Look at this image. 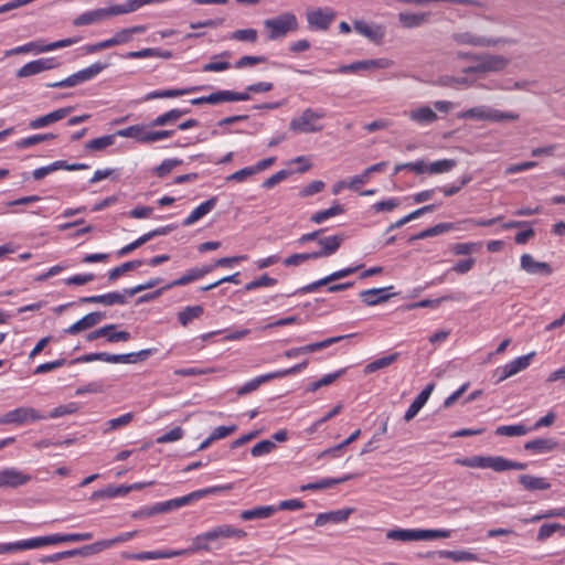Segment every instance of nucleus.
Returning a JSON list of instances; mask_svg holds the SVG:
<instances>
[{
	"mask_svg": "<svg viewBox=\"0 0 565 565\" xmlns=\"http://www.w3.org/2000/svg\"><path fill=\"white\" fill-rule=\"evenodd\" d=\"M405 114L419 126L433 124L438 119L436 111L428 106H422Z\"/></svg>",
	"mask_w": 565,
	"mask_h": 565,
	"instance_id": "obj_23",
	"label": "nucleus"
},
{
	"mask_svg": "<svg viewBox=\"0 0 565 565\" xmlns=\"http://www.w3.org/2000/svg\"><path fill=\"white\" fill-rule=\"evenodd\" d=\"M21 542V550H33L39 548L46 545L60 544L58 534L33 537L29 540H23Z\"/></svg>",
	"mask_w": 565,
	"mask_h": 565,
	"instance_id": "obj_35",
	"label": "nucleus"
},
{
	"mask_svg": "<svg viewBox=\"0 0 565 565\" xmlns=\"http://www.w3.org/2000/svg\"><path fill=\"white\" fill-rule=\"evenodd\" d=\"M116 136L134 138L139 142L148 143V130L143 125H134L116 131Z\"/></svg>",
	"mask_w": 565,
	"mask_h": 565,
	"instance_id": "obj_33",
	"label": "nucleus"
},
{
	"mask_svg": "<svg viewBox=\"0 0 565 565\" xmlns=\"http://www.w3.org/2000/svg\"><path fill=\"white\" fill-rule=\"evenodd\" d=\"M457 161L455 159H443L438 161H434L429 164H426V172L430 174H439L450 171L455 168Z\"/></svg>",
	"mask_w": 565,
	"mask_h": 565,
	"instance_id": "obj_46",
	"label": "nucleus"
},
{
	"mask_svg": "<svg viewBox=\"0 0 565 565\" xmlns=\"http://www.w3.org/2000/svg\"><path fill=\"white\" fill-rule=\"evenodd\" d=\"M189 109H171L158 117H156L150 126L151 127H162L169 124H173L179 120L182 116L186 115Z\"/></svg>",
	"mask_w": 565,
	"mask_h": 565,
	"instance_id": "obj_38",
	"label": "nucleus"
},
{
	"mask_svg": "<svg viewBox=\"0 0 565 565\" xmlns=\"http://www.w3.org/2000/svg\"><path fill=\"white\" fill-rule=\"evenodd\" d=\"M185 555L184 550L178 551H152V552H139V553H122L121 557L134 561H148V559H163L172 558L177 556Z\"/></svg>",
	"mask_w": 565,
	"mask_h": 565,
	"instance_id": "obj_16",
	"label": "nucleus"
},
{
	"mask_svg": "<svg viewBox=\"0 0 565 565\" xmlns=\"http://www.w3.org/2000/svg\"><path fill=\"white\" fill-rule=\"evenodd\" d=\"M475 64L462 70V74H479L486 75L489 73H499L507 68L510 64V60L503 55L479 53L473 61Z\"/></svg>",
	"mask_w": 565,
	"mask_h": 565,
	"instance_id": "obj_2",
	"label": "nucleus"
},
{
	"mask_svg": "<svg viewBox=\"0 0 565 565\" xmlns=\"http://www.w3.org/2000/svg\"><path fill=\"white\" fill-rule=\"evenodd\" d=\"M57 66V63L54 58H40L35 61H31L23 65L21 68L18 70L17 76L22 77H29L36 74H40L44 71L52 70Z\"/></svg>",
	"mask_w": 565,
	"mask_h": 565,
	"instance_id": "obj_10",
	"label": "nucleus"
},
{
	"mask_svg": "<svg viewBox=\"0 0 565 565\" xmlns=\"http://www.w3.org/2000/svg\"><path fill=\"white\" fill-rule=\"evenodd\" d=\"M145 4V0H127L122 4L113 6V12L115 15L127 14L135 12Z\"/></svg>",
	"mask_w": 565,
	"mask_h": 565,
	"instance_id": "obj_58",
	"label": "nucleus"
},
{
	"mask_svg": "<svg viewBox=\"0 0 565 565\" xmlns=\"http://www.w3.org/2000/svg\"><path fill=\"white\" fill-rule=\"evenodd\" d=\"M145 31H146V26L135 25V26L126 28V29L118 31L114 35V39H115V42L117 43V45H119V44L127 43L130 40L132 34L143 33Z\"/></svg>",
	"mask_w": 565,
	"mask_h": 565,
	"instance_id": "obj_59",
	"label": "nucleus"
},
{
	"mask_svg": "<svg viewBox=\"0 0 565 565\" xmlns=\"http://www.w3.org/2000/svg\"><path fill=\"white\" fill-rule=\"evenodd\" d=\"M135 415L132 413H126L117 418L109 419L105 423V427L103 428L104 434H108L109 431L114 429H119L121 427H125L129 425Z\"/></svg>",
	"mask_w": 565,
	"mask_h": 565,
	"instance_id": "obj_50",
	"label": "nucleus"
},
{
	"mask_svg": "<svg viewBox=\"0 0 565 565\" xmlns=\"http://www.w3.org/2000/svg\"><path fill=\"white\" fill-rule=\"evenodd\" d=\"M210 543L222 539H244L247 534L244 530L234 527L230 524L217 525L205 532Z\"/></svg>",
	"mask_w": 565,
	"mask_h": 565,
	"instance_id": "obj_11",
	"label": "nucleus"
},
{
	"mask_svg": "<svg viewBox=\"0 0 565 565\" xmlns=\"http://www.w3.org/2000/svg\"><path fill=\"white\" fill-rule=\"evenodd\" d=\"M198 89H199V87H188V88H177V89L153 90V92L148 93V94L143 97V100H151V99H157V98H173V97H179V96H182V95H186V94L193 93V92H195V90H198Z\"/></svg>",
	"mask_w": 565,
	"mask_h": 565,
	"instance_id": "obj_36",
	"label": "nucleus"
},
{
	"mask_svg": "<svg viewBox=\"0 0 565 565\" xmlns=\"http://www.w3.org/2000/svg\"><path fill=\"white\" fill-rule=\"evenodd\" d=\"M451 40L459 45H469L473 47H492L497 45L513 44L514 40L509 38H488L476 34L471 31H457L451 34Z\"/></svg>",
	"mask_w": 565,
	"mask_h": 565,
	"instance_id": "obj_4",
	"label": "nucleus"
},
{
	"mask_svg": "<svg viewBox=\"0 0 565 565\" xmlns=\"http://www.w3.org/2000/svg\"><path fill=\"white\" fill-rule=\"evenodd\" d=\"M354 30L374 43H381L385 35V30L383 26L369 24L364 21H355Z\"/></svg>",
	"mask_w": 565,
	"mask_h": 565,
	"instance_id": "obj_20",
	"label": "nucleus"
},
{
	"mask_svg": "<svg viewBox=\"0 0 565 565\" xmlns=\"http://www.w3.org/2000/svg\"><path fill=\"white\" fill-rule=\"evenodd\" d=\"M535 352H531L529 354L519 356L514 359L513 361L507 363L501 369L497 370V373H499L498 382H502L507 380L508 377H511L519 372L525 370L531 364L532 359L534 358Z\"/></svg>",
	"mask_w": 565,
	"mask_h": 565,
	"instance_id": "obj_8",
	"label": "nucleus"
},
{
	"mask_svg": "<svg viewBox=\"0 0 565 565\" xmlns=\"http://www.w3.org/2000/svg\"><path fill=\"white\" fill-rule=\"evenodd\" d=\"M74 107H63L58 108L56 110H53L44 116L38 117L29 122V127L31 129H40L46 126H50L51 124H54L58 120L64 119L68 114L73 111Z\"/></svg>",
	"mask_w": 565,
	"mask_h": 565,
	"instance_id": "obj_18",
	"label": "nucleus"
},
{
	"mask_svg": "<svg viewBox=\"0 0 565 565\" xmlns=\"http://www.w3.org/2000/svg\"><path fill=\"white\" fill-rule=\"evenodd\" d=\"M276 511H277V508L275 505L256 507V508H253L249 510L242 511L239 516L244 521H250V520H256V519H268Z\"/></svg>",
	"mask_w": 565,
	"mask_h": 565,
	"instance_id": "obj_32",
	"label": "nucleus"
},
{
	"mask_svg": "<svg viewBox=\"0 0 565 565\" xmlns=\"http://www.w3.org/2000/svg\"><path fill=\"white\" fill-rule=\"evenodd\" d=\"M210 543L222 539H244L247 534L244 530L234 527L230 524L217 525L205 532Z\"/></svg>",
	"mask_w": 565,
	"mask_h": 565,
	"instance_id": "obj_12",
	"label": "nucleus"
},
{
	"mask_svg": "<svg viewBox=\"0 0 565 565\" xmlns=\"http://www.w3.org/2000/svg\"><path fill=\"white\" fill-rule=\"evenodd\" d=\"M343 211H344V209L342 205L334 204L333 206H331L327 210H322V211H319V212L312 214L310 220H311V222H313L316 224H321L326 220L343 213Z\"/></svg>",
	"mask_w": 565,
	"mask_h": 565,
	"instance_id": "obj_56",
	"label": "nucleus"
},
{
	"mask_svg": "<svg viewBox=\"0 0 565 565\" xmlns=\"http://www.w3.org/2000/svg\"><path fill=\"white\" fill-rule=\"evenodd\" d=\"M392 288V286L388 287V289ZM386 290L387 288L366 289L360 292V297L366 306H376L386 302L393 296L385 294Z\"/></svg>",
	"mask_w": 565,
	"mask_h": 565,
	"instance_id": "obj_26",
	"label": "nucleus"
},
{
	"mask_svg": "<svg viewBox=\"0 0 565 565\" xmlns=\"http://www.w3.org/2000/svg\"><path fill=\"white\" fill-rule=\"evenodd\" d=\"M557 443L553 438H536L524 444V449L535 454H545L554 450Z\"/></svg>",
	"mask_w": 565,
	"mask_h": 565,
	"instance_id": "obj_31",
	"label": "nucleus"
},
{
	"mask_svg": "<svg viewBox=\"0 0 565 565\" xmlns=\"http://www.w3.org/2000/svg\"><path fill=\"white\" fill-rule=\"evenodd\" d=\"M451 532L449 530H419L415 529L416 541H426L435 539H447Z\"/></svg>",
	"mask_w": 565,
	"mask_h": 565,
	"instance_id": "obj_55",
	"label": "nucleus"
},
{
	"mask_svg": "<svg viewBox=\"0 0 565 565\" xmlns=\"http://www.w3.org/2000/svg\"><path fill=\"white\" fill-rule=\"evenodd\" d=\"M106 64H103V63H95V64H92L90 66L84 68V70H81L74 74H72V78L75 83V85H79L84 82H87L92 78H94L96 75H98L104 68H106Z\"/></svg>",
	"mask_w": 565,
	"mask_h": 565,
	"instance_id": "obj_34",
	"label": "nucleus"
},
{
	"mask_svg": "<svg viewBox=\"0 0 565 565\" xmlns=\"http://www.w3.org/2000/svg\"><path fill=\"white\" fill-rule=\"evenodd\" d=\"M127 493H129V488H126V486H108L105 489L93 492L90 499L96 501L102 499L122 497Z\"/></svg>",
	"mask_w": 565,
	"mask_h": 565,
	"instance_id": "obj_39",
	"label": "nucleus"
},
{
	"mask_svg": "<svg viewBox=\"0 0 565 565\" xmlns=\"http://www.w3.org/2000/svg\"><path fill=\"white\" fill-rule=\"evenodd\" d=\"M210 541L207 540L206 533L199 534L192 539V544L190 547L184 550L185 554H192L201 551L209 552L211 551Z\"/></svg>",
	"mask_w": 565,
	"mask_h": 565,
	"instance_id": "obj_54",
	"label": "nucleus"
},
{
	"mask_svg": "<svg viewBox=\"0 0 565 565\" xmlns=\"http://www.w3.org/2000/svg\"><path fill=\"white\" fill-rule=\"evenodd\" d=\"M386 537L392 541H416L415 529H393L386 532Z\"/></svg>",
	"mask_w": 565,
	"mask_h": 565,
	"instance_id": "obj_52",
	"label": "nucleus"
},
{
	"mask_svg": "<svg viewBox=\"0 0 565 565\" xmlns=\"http://www.w3.org/2000/svg\"><path fill=\"white\" fill-rule=\"evenodd\" d=\"M202 313H203L202 306H190V307L184 308L182 311H180L178 313V320L183 327H185L192 320L200 318Z\"/></svg>",
	"mask_w": 565,
	"mask_h": 565,
	"instance_id": "obj_47",
	"label": "nucleus"
},
{
	"mask_svg": "<svg viewBox=\"0 0 565 565\" xmlns=\"http://www.w3.org/2000/svg\"><path fill=\"white\" fill-rule=\"evenodd\" d=\"M216 203H217L216 196H213V198L209 199L207 201L201 203L198 207H195L191 212V214L186 218H184V221L182 222L183 226H190V225L194 224L195 222H198L199 220H201L203 216L209 214L216 206Z\"/></svg>",
	"mask_w": 565,
	"mask_h": 565,
	"instance_id": "obj_27",
	"label": "nucleus"
},
{
	"mask_svg": "<svg viewBox=\"0 0 565 565\" xmlns=\"http://www.w3.org/2000/svg\"><path fill=\"white\" fill-rule=\"evenodd\" d=\"M45 417L39 414L32 407H18L0 416V425H24L30 422L44 419Z\"/></svg>",
	"mask_w": 565,
	"mask_h": 565,
	"instance_id": "obj_5",
	"label": "nucleus"
},
{
	"mask_svg": "<svg viewBox=\"0 0 565 565\" xmlns=\"http://www.w3.org/2000/svg\"><path fill=\"white\" fill-rule=\"evenodd\" d=\"M520 265L523 270L529 274H546L552 273V268L547 263L535 260L530 254H523L520 259Z\"/></svg>",
	"mask_w": 565,
	"mask_h": 565,
	"instance_id": "obj_25",
	"label": "nucleus"
},
{
	"mask_svg": "<svg viewBox=\"0 0 565 565\" xmlns=\"http://www.w3.org/2000/svg\"><path fill=\"white\" fill-rule=\"evenodd\" d=\"M274 379H279L276 371L264 374V375H259V376L248 381L243 386H241L236 393L239 396L248 394L250 392L256 391L263 383L268 382Z\"/></svg>",
	"mask_w": 565,
	"mask_h": 565,
	"instance_id": "obj_37",
	"label": "nucleus"
},
{
	"mask_svg": "<svg viewBox=\"0 0 565 565\" xmlns=\"http://www.w3.org/2000/svg\"><path fill=\"white\" fill-rule=\"evenodd\" d=\"M263 24L268 41L284 39L288 33L298 29V20L292 12H284L275 18L266 19Z\"/></svg>",
	"mask_w": 565,
	"mask_h": 565,
	"instance_id": "obj_1",
	"label": "nucleus"
},
{
	"mask_svg": "<svg viewBox=\"0 0 565 565\" xmlns=\"http://www.w3.org/2000/svg\"><path fill=\"white\" fill-rule=\"evenodd\" d=\"M531 429L522 424L518 425H503L499 426L495 429V434L499 436H508V437H515V436H524L526 435Z\"/></svg>",
	"mask_w": 565,
	"mask_h": 565,
	"instance_id": "obj_48",
	"label": "nucleus"
},
{
	"mask_svg": "<svg viewBox=\"0 0 565 565\" xmlns=\"http://www.w3.org/2000/svg\"><path fill=\"white\" fill-rule=\"evenodd\" d=\"M344 241L343 234H337L332 236H327L318 239V245L321 247L317 252H312L311 256L316 259L321 257H328L333 255L341 246Z\"/></svg>",
	"mask_w": 565,
	"mask_h": 565,
	"instance_id": "obj_14",
	"label": "nucleus"
},
{
	"mask_svg": "<svg viewBox=\"0 0 565 565\" xmlns=\"http://www.w3.org/2000/svg\"><path fill=\"white\" fill-rule=\"evenodd\" d=\"M438 556L441 558H449L454 562H478L479 556L469 551H439Z\"/></svg>",
	"mask_w": 565,
	"mask_h": 565,
	"instance_id": "obj_40",
	"label": "nucleus"
},
{
	"mask_svg": "<svg viewBox=\"0 0 565 565\" xmlns=\"http://www.w3.org/2000/svg\"><path fill=\"white\" fill-rule=\"evenodd\" d=\"M392 64L393 62L387 58L364 60L356 61L347 65H341L335 72L341 74L358 73L362 71H371L374 68H388L392 66Z\"/></svg>",
	"mask_w": 565,
	"mask_h": 565,
	"instance_id": "obj_7",
	"label": "nucleus"
},
{
	"mask_svg": "<svg viewBox=\"0 0 565 565\" xmlns=\"http://www.w3.org/2000/svg\"><path fill=\"white\" fill-rule=\"evenodd\" d=\"M519 483L529 491L534 490H548L551 483L543 477H534L531 475H520L518 477Z\"/></svg>",
	"mask_w": 565,
	"mask_h": 565,
	"instance_id": "obj_30",
	"label": "nucleus"
},
{
	"mask_svg": "<svg viewBox=\"0 0 565 565\" xmlns=\"http://www.w3.org/2000/svg\"><path fill=\"white\" fill-rule=\"evenodd\" d=\"M352 511V509H343L326 513H319L316 518L315 525L322 526L326 525L327 523H342L348 520Z\"/></svg>",
	"mask_w": 565,
	"mask_h": 565,
	"instance_id": "obj_28",
	"label": "nucleus"
},
{
	"mask_svg": "<svg viewBox=\"0 0 565 565\" xmlns=\"http://www.w3.org/2000/svg\"><path fill=\"white\" fill-rule=\"evenodd\" d=\"M53 138H55V136L53 134L34 135V136H30V137L19 140L15 143V147L18 149H25V148L32 147L34 145H38L40 142H43L45 140L53 139Z\"/></svg>",
	"mask_w": 565,
	"mask_h": 565,
	"instance_id": "obj_62",
	"label": "nucleus"
},
{
	"mask_svg": "<svg viewBox=\"0 0 565 565\" xmlns=\"http://www.w3.org/2000/svg\"><path fill=\"white\" fill-rule=\"evenodd\" d=\"M116 137L117 136H116V132H115L114 135H107V136H103V137H99V138L92 139V140H89L85 145V149H87L89 151H100V150H104L105 148L114 145Z\"/></svg>",
	"mask_w": 565,
	"mask_h": 565,
	"instance_id": "obj_51",
	"label": "nucleus"
},
{
	"mask_svg": "<svg viewBox=\"0 0 565 565\" xmlns=\"http://www.w3.org/2000/svg\"><path fill=\"white\" fill-rule=\"evenodd\" d=\"M230 488H231L230 486L228 487L216 486V487L205 488V489L193 491L186 495L175 498V499L178 501V507L180 509L184 505L190 504L191 502H193L195 500H200V499L206 497L207 494L217 493L224 489H230Z\"/></svg>",
	"mask_w": 565,
	"mask_h": 565,
	"instance_id": "obj_29",
	"label": "nucleus"
},
{
	"mask_svg": "<svg viewBox=\"0 0 565 565\" xmlns=\"http://www.w3.org/2000/svg\"><path fill=\"white\" fill-rule=\"evenodd\" d=\"M152 350L146 349L139 352L127 353V354H114L111 358L113 363H136L138 360H146Z\"/></svg>",
	"mask_w": 565,
	"mask_h": 565,
	"instance_id": "obj_45",
	"label": "nucleus"
},
{
	"mask_svg": "<svg viewBox=\"0 0 565 565\" xmlns=\"http://www.w3.org/2000/svg\"><path fill=\"white\" fill-rule=\"evenodd\" d=\"M399 22L407 29L416 28L425 22V15L419 13H399Z\"/></svg>",
	"mask_w": 565,
	"mask_h": 565,
	"instance_id": "obj_61",
	"label": "nucleus"
},
{
	"mask_svg": "<svg viewBox=\"0 0 565 565\" xmlns=\"http://www.w3.org/2000/svg\"><path fill=\"white\" fill-rule=\"evenodd\" d=\"M352 478H353V475H347V476H344L342 478H326V479H322V480H320L318 482H312V483L305 484L300 489L302 491L328 489V488H331V487H333L335 484L345 482V481H348V480H350Z\"/></svg>",
	"mask_w": 565,
	"mask_h": 565,
	"instance_id": "obj_41",
	"label": "nucleus"
},
{
	"mask_svg": "<svg viewBox=\"0 0 565 565\" xmlns=\"http://www.w3.org/2000/svg\"><path fill=\"white\" fill-rule=\"evenodd\" d=\"M360 267H361V265L337 270L324 278H321L315 282H311L309 285L301 287L299 289V292L300 294L313 292L321 286H327L328 284H330L332 281H335V280H339V279L350 276L351 274L355 273Z\"/></svg>",
	"mask_w": 565,
	"mask_h": 565,
	"instance_id": "obj_9",
	"label": "nucleus"
},
{
	"mask_svg": "<svg viewBox=\"0 0 565 565\" xmlns=\"http://www.w3.org/2000/svg\"><path fill=\"white\" fill-rule=\"evenodd\" d=\"M398 356H399V353L395 352L390 355L380 358V359L369 363L364 367V373L370 374L377 370L385 369V367L390 366L391 364H393L398 359Z\"/></svg>",
	"mask_w": 565,
	"mask_h": 565,
	"instance_id": "obj_43",
	"label": "nucleus"
},
{
	"mask_svg": "<svg viewBox=\"0 0 565 565\" xmlns=\"http://www.w3.org/2000/svg\"><path fill=\"white\" fill-rule=\"evenodd\" d=\"M323 109L306 108L300 116L292 118L289 122V129L299 134H313L323 129L320 122L324 118Z\"/></svg>",
	"mask_w": 565,
	"mask_h": 565,
	"instance_id": "obj_3",
	"label": "nucleus"
},
{
	"mask_svg": "<svg viewBox=\"0 0 565 565\" xmlns=\"http://www.w3.org/2000/svg\"><path fill=\"white\" fill-rule=\"evenodd\" d=\"M31 476L15 468H6L0 471V488H17L28 483Z\"/></svg>",
	"mask_w": 565,
	"mask_h": 565,
	"instance_id": "obj_13",
	"label": "nucleus"
},
{
	"mask_svg": "<svg viewBox=\"0 0 565 565\" xmlns=\"http://www.w3.org/2000/svg\"><path fill=\"white\" fill-rule=\"evenodd\" d=\"M35 51L36 53L46 52L45 45L41 41H33L24 45L17 46L6 52V55L23 54Z\"/></svg>",
	"mask_w": 565,
	"mask_h": 565,
	"instance_id": "obj_57",
	"label": "nucleus"
},
{
	"mask_svg": "<svg viewBox=\"0 0 565 565\" xmlns=\"http://www.w3.org/2000/svg\"><path fill=\"white\" fill-rule=\"evenodd\" d=\"M498 456H472L457 458L456 463L468 468L492 469L497 472Z\"/></svg>",
	"mask_w": 565,
	"mask_h": 565,
	"instance_id": "obj_17",
	"label": "nucleus"
},
{
	"mask_svg": "<svg viewBox=\"0 0 565 565\" xmlns=\"http://www.w3.org/2000/svg\"><path fill=\"white\" fill-rule=\"evenodd\" d=\"M527 465L525 462L513 461L504 457L498 456L497 459V472H503L508 470H524Z\"/></svg>",
	"mask_w": 565,
	"mask_h": 565,
	"instance_id": "obj_60",
	"label": "nucleus"
},
{
	"mask_svg": "<svg viewBox=\"0 0 565 565\" xmlns=\"http://www.w3.org/2000/svg\"><path fill=\"white\" fill-rule=\"evenodd\" d=\"M182 163V160L173 158V159H166L154 168L153 173L158 178H164L168 175L175 167L180 166Z\"/></svg>",
	"mask_w": 565,
	"mask_h": 565,
	"instance_id": "obj_63",
	"label": "nucleus"
},
{
	"mask_svg": "<svg viewBox=\"0 0 565 565\" xmlns=\"http://www.w3.org/2000/svg\"><path fill=\"white\" fill-rule=\"evenodd\" d=\"M488 106L480 105L457 114L458 119L484 120L487 121Z\"/></svg>",
	"mask_w": 565,
	"mask_h": 565,
	"instance_id": "obj_42",
	"label": "nucleus"
},
{
	"mask_svg": "<svg viewBox=\"0 0 565 565\" xmlns=\"http://www.w3.org/2000/svg\"><path fill=\"white\" fill-rule=\"evenodd\" d=\"M519 119V114L502 111L488 106L487 121L501 122V121H515Z\"/></svg>",
	"mask_w": 565,
	"mask_h": 565,
	"instance_id": "obj_49",
	"label": "nucleus"
},
{
	"mask_svg": "<svg viewBox=\"0 0 565 565\" xmlns=\"http://www.w3.org/2000/svg\"><path fill=\"white\" fill-rule=\"evenodd\" d=\"M350 337H351L350 334H348V335H338V337L328 338V339H326L323 341H320V342L310 343V344H307V345L302 347V352L305 354L312 353V352H316L318 350L328 348V347H330V345H332L334 343H338L341 340H343L345 338H350Z\"/></svg>",
	"mask_w": 565,
	"mask_h": 565,
	"instance_id": "obj_53",
	"label": "nucleus"
},
{
	"mask_svg": "<svg viewBox=\"0 0 565 565\" xmlns=\"http://www.w3.org/2000/svg\"><path fill=\"white\" fill-rule=\"evenodd\" d=\"M435 385L433 383L428 384L413 401L408 409L406 411L404 415V419L406 422L412 420L418 412L423 408V406L428 401L431 392L434 391Z\"/></svg>",
	"mask_w": 565,
	"mask_h": 565,
	"instance_id": "obj_24",
	"label": "nucleus"
},
{
	"mask_svg": "<svg viewBox=\"0 0 565 565\" xmlns=\"http://www.w3.org/2000/svg\"><path fill=\"white\" fill-rule=\"evenodd\" d=\"M309 28L315 30H327L335 18V12L329 7L312 8L306 11Z\"/></svg>",
	"mask_w": 565,
	"mask_h": 565,
	"instance_id": "obj_6",
	"label": "nucleus"
},
{
	"mask_svg": "<svg viewBox=\"0 0 565 565\" xmlns=\"http://www.w3.org/2000/svg\"><path fill=\"white\" fill-rule=\"evenodd\" d=\"M105 318V315L102 312H90L86 316H84L82 319L76 321L75 323L71 324L65 332L70 334H77L84 330H87L89 328L95 327L103 319Z\"/></svg>",
	"mask_w": 565,
	"mask_h": 565,
	"instance_id": "obj_21",
	"label": "nucleus"
},
{
	"mask_svg": "<svg viewBox=\"0 0 565 565\" xmlns=\"http://www.w3.org/2000/svg\"><path fill=\"white\" fill-rule=\"evenodd\" d=\"M275 448L276 444L274 441L264 439L252 447L250 455L253 457H260L270 454Z\"/></svg>",
	"mask_w": 565,
	"mask_h": 565,
	"instance_id": "obj_64",
	"label": "nucleus"
},
{
	"mask_svg": "<svg viewBox=\"0 0 565 565\" xmlns=\"http://www.w3.org/2000/svg\"><path fill=\"white\" fill-rule=\"evenodd\" d=\"M125 295V292L120 294L117 291H113L105 295L83 297L79 299V301L86 303H103L105 306L125 305L127 302Z\"/></svg>",
	"mask_w": 565,
	"mask_h": 565,
	"instance_id": "obj_22",
	"label": "nucleus"
},
{
	"mask_svg": "<svg viewBox=\"0 0 565 565\" xmlns=\"http://www.w3.org/2000/svg\"><path fill=\"white\" fill-rule=\"evenodd\" d=\"M116 329L115 324H108L102 327L95 331L89 332L86 335L88 341L96 340L98 338H106L109 342H119V341H128L130 339V333L127 331H114Z\"/></svg>",
	"mask_w": 565,
	"mask_h": 565,
	"instance_id": "obj_15",
	"label": "nucleus"
},
{
	"mask_svg": "<svg viewBox=\"0 0 565 565\" xmlns=\"http://www.w3.org/2000/svg\"><path fill=\"white\" fill-rule=\"evenodd\" d=\"M115 15L113 7L100 8L92 11H87L78 15L74 21V25H88L93 23L102 22L110 17Z\"/></svg>",
	"mask_w": 565,
	"mask_h": 565,
	"instance_id": "obj_19",
	"label": "nucleus"
},
{
	"mask_svg": "<svg viewBox=\"0 0 565 565\" xmlns=\"http://www.w3.org/2000/svg\"><path fill=\"white\" fill-rule=\"evenodd\" d=\"M142 264H143V262L140 260V259L126 262V263H124V264L113 268L111 270H109L108 279L110 281H114V280L118 279L121 275H124V274H126V273H128L130 270L137 269Z\"/></svg>",
	"mask_w": 565,
	"mask_h": 565,
	"instance_id": "obj_44",
	"label": "nucleus"
}]
</instances>
